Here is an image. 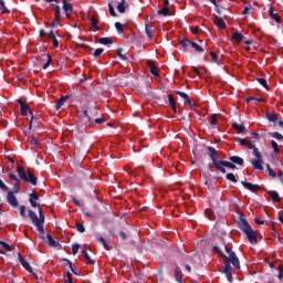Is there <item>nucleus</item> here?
I'll return each instance as SVG.
<instances>
[{
	"label": "nucleus",
	"instance_id": "1",
	"mask_svg": "<svg viewBox=\"0 0 283 283\" xmlns=\"http://www.w3.org/2000/svg\"><path fill=\"white\" fill-rule=\"evenodd\" d=\"M224 249H226V253H228V256L220 249V247L218 245L212 247V251L214 253H218L220 258H224L222 273H224L228 282H233V269L231 268V264L232 266H234V269H237V271H240V259L238 258L235 252H233L232 249L229 248L228 245H224Z\"/></svg>",
	"mask_w": 283,
	"mask_h": 283
},
{
	"label": "nucleus",
	"instance_id": "2",
	"mask_svg": "<svg viewBox=\"0 0 283 283\" xmlns=\"http://www.w3.org/2000/svg\"><path fill=\"white\" fill-rule=\"evenodd\" d=\"M208 156L212 160V165L214 169L220 171V174H227V168L228 169H238V167L232 163V161H227V160H219L218 158V150L213 148V146H208ZM227 167V168H224Z\"/></svg>",
	"mask_w": 283,
	"mask_h": 283
},
{
	"label": "nucleus",
	"instance_id": "3",
	"mask_svg": "<svg viewBox=\"0 0 283 283\" xmlns=\"http://www.w3.org/2000/svg\"><path fill=\"white\" fill-rule=\"evenodd\" d=\"M9 179L12 180L13 184V191L9 190L7 192V202L10 205V207H13V209H17L19 207V200L17 199V196L14 193H19L21 191V180L17 178V175L14 172H10Z\"/></svg>",
	"mask_w": 283,
	"mask_h": 283
},
{
	"label": "nucleus",
	"instance_id": "4",
	"mask_svg": "<svg viewBox=\"0 0 283 283\" xmlns=\"http://www.w3.org/2000/svg\"><path fill=\"white\" fill-rule=\"evenodd\" d=\"M237 224L240 231H243V233L247 235L250 244H258L255 231H253V228L251 224H249V221L245 218L240 217Z\"/></svg>",
	"mask_w": 283,
	"mask_h": 283
},
{
	"label": "nucleus",
	"instance_id": "5",
	"mask_svg": "<svg viewBox=\"0 0 283 283\" xmlns=\"http://www.w3.org/2000/svg\"><path fill=\"white\" fill-rule=\"evenodd\" d=\"M29 218L36 227L39 233L43 235L45 233V228L43 227V224H45V214L43 213V209H40L39 217L36 216L35 211L29 210Z\"/></svg>",
	"mask_w": 283,
	"mask_h": 283
},
{
	"label": "nucleus",
	"instance_id": "6",
	"mask_svg": "<svg viewBox=\"0 0 283 283\" xmlns=\"http://www.w3.org/2000/svg\"><path fill=\"white\" fill-rule=\"evenodd\" d=\"M17 174H18L20 180H24V182H29L33 187H36V182H38L39 178H36V176H34V172H32V171L25 172V169L23 167L18 166Z\"/></svg>",
	"mask_w": 283,
	"mask_h": 283
},
{
	"label": "nucleus",
	"instance_id": "7",
	"mask_svg": "<svg viewBox=\"0 0 283 283\" xmlns=\"http://www.w3.org/2000/svg\"><path fill=\"white\" fill-rule=\"evenodd\" d=\"M237 143L241 145V147H248V149H252L253 156L255 158H262V153H260V149L255 147V144L247 138L237 137Z\"/></svg>",
	"mask_w": 283,
	"mask_h": 283
},
{
	"label": "nucleus",
	"instance_id": "8",
	"mask_svg": "<svg viewBox=\"0 0 283 283\" xmlns=\"http://www.w3.org/2000/svg\"><path fill=\"white\" fill-rule=\"evenodd\" d=\"M96 116H98V108L91 107L87 111L83 112V114L81 116V120L87 127L88 125H92V120H94V118H96Z\"/></svg>",
	"mask_w": 283,
	"mask_h": 283
},
{
	"label": "nucleus",
	"instance_id": "9",
	"mask_svg": "<svg viewBox=\"0 0 283 283\" xmlns=\"http://www.w3.org/2000/svg\"><path fill=\"white\" fill-rule=\"evenodd\" d=\"M39 200V195L36 192H31L29 195V202L33 209H38L39 213H41V203L36 202Z\"/></svg>",
	"mask_w": 283,
	"mask_h": 283
},
{
	"label": "nucleus",
	"instance_id": "10",
	"mask_svg": "<svg viewBox=\"0 0 283 283\" xmlns=\"http://www.w3.org/2000/svg\"><path fill=\"white\" fill-rule=\"evenodd\" d=\"M241 185H242V187H244L252 193H258V191H260V189H262V187H260V185H255V184H251V182H247V181H241Z\"/></svg>",
	"mask_w": 283,
	"mask_h": 283
},
{
	"label": "nucleus",
	"instance_id": "11",
	"mask_svg": "<svg viewBox=\"0 0 283 283\" xmlns=\"http://www.w3.org/2000/svg\"><path fill=\"white\" fill-rule=\"evenodd\" d=\"M18 104L20 105V114L21 116H28L30 114V105L25 104V102H22L21 98L18 99Z\"/></svg>",
	"mask_w": 283,
	"mask_h": 283
},
{
	"label": "nucleus",
	"instance_id": "12",
	"mask_svg": "<svg viewBox=\"0 0 283 283\" xmlns=\"http://www.w3.org/2000/svg\"><path fill=\"white\" fill-rule=\"evenodd\" d=\"M18 259H19V262L21 263V265L23 266V269H25V271H28L29 273H34V270L32 269L30 263H28V261H25V259H23V255H21V253H18Z\"/></svg>",
	"mask_w": 283,
	"mask_h": 283
},
{
	"label": "nucleus",
	"instance_id": "13",
	"mask_svg": "<svg viewBox=\"0 0 283 283\" xmlns=\"http://www.w3.org/2000/svg\"><path fill=\"white\" fill-rule=\"evenodd\" d=\"M43 240H45L49 247H53V248L61 247V243L56 242L54 240V237H52V234H46L45 237H43Z\"/></svg>",
	"mask_w": 283,
	"mask_h": 283
},
{
	"label": "nucleus",
	"instance_id": "14",
	"mask_svg": "<svg viewBox=\"0 0 283 283\" xmlns=\"http://www.w3.org/2000/svg\"><path fill=\"white\" fill-rule=\"evenodd\" d=\"M70 98H72V95H64L62 96L55 104V109L59 111L61 109V107H63V105H65V103L67 101H70Z\"/></svg>",
	"mask_w": 283,
	"mask_h": 283
},
{
	"label": "nucleus",
	"instance_id": "15",
	"mask_svg": "<svg viewBox=\"0 0 283 283\" xmlns=\"http://www.w3.org/2000/svg\"><path fill=\"white\" fill-rule=\"evenodd\" d=\"M253 169H256V171H264V167H262V157L253 159L252 161Z\"/></svg>",
	"mask_w": 283,
	"mask_h": 283
},
{
	"label": "nucleus",
	"instance_id": "16",
	"mask_svg": "<svg viewBox=\"0 0 283 283\" xmlns=\"http://www.w3.org/2000/svg\"><path fill=\"white\" fill-rule=\"evenodd\" d=\"M147 65L150 70V74H153V76H159L158 67L156 66V63H154V61L148 60Z\"/></svg>",
	"mask_w": 283,
	"mask_h": 283
},
{
	"label": "nucleus",
	"instance_id": "17",
	"mask_svg": "<svg viewBox=\"0 0 283 283\" xmlns=\"http://www.w3.org/2000/svg\"><path fill=\"white\" fill-rule=\"evenodd\" d=\"M232 128L235 129L238 134H247V127H244L243 124H238L237 122H233Z\"/></svg>",
	"mask_w": 283,
	"mask_h": 283
},
{
	"label": "nucleus",
	"instance_id": "18",
	"mask_svg": "<svg viewBox=\"0 0 283 283\" xmlns=\"http://www.w3.org/2000/svg\"><path fill=\"white\" fill-rule=\"evenodd\" d=\"M127 8H129V6H127V2L125 0H119V3L117 4V11L119 12V14H125Z\"/></svg>",
	"mask_w": 283,
	"mask_h": 283
},
{
	"label": "nucleus",
	"instance_id": "19",
	"mask_svg": "<svg viewBox=\"0 0 283 283\" xmlns=\"http://www.w3.org/2000/svg\"><path fill=\"white\" fill-rule=\"evenodd\" d=\"M229 160L234 165H239V167H242V165H244V159L240 156H230Z\"/></svg>",
	"mask_w": 283,
	"mask_h": 283
},
{
	"label": "nucleus",
	"instance_id": "20",
	"mask_svg": "<svg viewBox=\"0 0 283 283\" xmlns=\"http://www.w3.org/2000/svg\"><path fill=\"white\" fill-rule=\"evenodd\" d=\"M214 25H217V28H220L221 30L227 29V23H224V20L218 15L214 17Z\"/></svg>",
	"mask_w": 283,
	"mask_h": 283
},
{
	"label": "nucleus",
	"instance_id": "21",
	"mask_svg": "<svg viewBox=\"0 0 283 283\" xmlns=\"http://www.w3.org/2000/svg\"><path fill=\"white\" fill-rule=\"evenodd\" d=\"M270 19H273L276 23H282V18L275 13V9L273 7L270 8L269 10Z\"/></svg>",
	"mask_w": 283,
	"mask_h": 283
},
{
	"label": "nucleus",
	"instance_id": "22",
	"mask_svg": "<svg viewBox=\"0 0 283 283\" xmlns=\"http://www.w3.org/2000/svg\"><path fill=\"white\" fill-rule=\"evenodd\" d=\"M98 15H93L90 21H91V24L92 27L94 28L95 32H98L101 31V27H98Z\"/></svg>",
	"mask_w": 283,
	"mask_h": 283
},
{
	"label": "nucleus",
	"instance_id": "23",
	"mask_svg": "<svg viewBox=\"0 0 283 283\" xmlns=\"http://www.w3.org/2000/svg\"><path fill=\"white\" fill-rule=\"evenodd\" d=\"M175 280L178 283H182V270H180V266L175 268Z\"/></svg>",
	"mask_w": 283,
	"mask_h": 283
},
{
	"label": "nucleus",
	"instance_id": "24",
	"mask_svg": "<svg viewBox=\"0 0 283 283\" xmlns=\"http://www.w3.org/2000/svg\"><path fill=\"white\" fill-rule=\"evenodd\" d=\"M269 196H271L272 198V202H281V198H280V193H277V191L275 190H270L268 191Z\"/></svg>",
	"mask_w": 283,
	"mask_h": 283
},
{
	"label": "nucleus",
	"instance_id": "25",
	"mask_svg": "<svg viewBox=\"0 0 283 283\" xmlns=\"http://www.w3.org/2000/svg\"><path fill=\"white\" fill-rule=\"evenodd\" d=\"M62 3L64 12H74V7H72V3L67 2V0H62Z\"/></svg>",
	"mask_w": 283,
	"mask_h": 283
},
{
	"label": "nucleus",
	"instance_id": "26",
	"mask_svg": "<svg viewBox=\"0 0 283 283\" xmlns=\"http://www.w3.org/2000/svg\"><path fill=\"white\" fill-rule=\"evenodd\" d=\"M96 242L102 244L106 251H109V244L103 237H95Z\"/></svg>",
	"mask_w": 283,
	"mask_h": 283
},
{
	"label": "nucleus",
	"instance_id": "27",
	"mask_svg": "<svg viewBox=\"0 0 283 283\" xmlns=\"http://www.w3.org/2000/svg\"><path fill=\"white\" fill-rule=\"evenodd\" d=\"M232 39L235 43L240 44L242 43V41H244V35H242V33L240 32H235L234 34H232Z\"/></svg>",
	"mask_w": 283,
	"mask_h": 283
},
{
	"label": "nucleus",
	"instance_id": "28",
	"mask_svg": "<svg viewBox=\"0 0 283 283\" xmlns=\"http://www.w3.org/2000/svg\"><path fill=\"white\" fill-rule=\"evenodd\" d=\"M265 118L269 120V123H277V115L273 113H266Z\"/></svg>",
	"mask_w": 283,
	"mask_h": 283
},
{
	"label": "nucleus",
	"instance_id": "29",
	"mask_svg": "<svg viewBox=\"0 0 283 283\" xmlns=\"http://www.w3.org/2000/svg\"><path fill=\"white\" fill-rule=\"evenodd\" d=\"M145 32L148 39H154V30H151V27H149V24H145Z\"/></svg>",
	"mask_w": 283,
	"mask_h": 283
},
{
	"label": "nucleus",
	"instance_id": "30",
	"mask_svg": "<svg viewBox=\"0 0 283 283\" xmlns=\"http://www.w3.org/2000/svg\"><path fill=\"white\" fill-rule=\"evenodd\" d=\"M0 247L1 249H4V251H14V248L8 243H6V241H0Z\"/></svg>",
	"mask_w": 283,
	"mask_h": 283
},
{
	"label": "nucleus",
	"instance_id": "31",
	"mask_svg": "<svg viewBox=\"0 0 283 283\" xmlns=\"http://www.w3.org/2000/svg\"><path fill=\"white\" fill-rule=\"evenodd\" d=\"M98 43H101V45H112L114 41H112L111 38H102L98 40Z\"/></svg>",
	"mask_w": 283,
	"mask_h": 283
},
{
	"label": "nucleus",
	"instance_id": "32",
	"mask_svg": "<svg viewBox=\"0 0 283 283\" xmlns=\"http://www.w3.org/2000/svg\"><path fill=\"white\" fill-rule=\"evenodd\" d=\"M191 48H193V50H196V52H198V54H202V52H205V49H202V46H200L198 43L192 42Z\"/></svg>",
	"mask_w": 283,
	"mask_h": 283
},
{
	"label": "nucleus",
	"instance_id": "33",
	"mask_svg": "<svg viewBox=\"0 0 283 283\" xmlns=\"http://www.w3.org/2000/svg\"><path fill=\"white\" fill-rule=\"evenodd\" d=\"M82 255L85 258V260L87 261V264H94V260H92V258L90 256V254L87 253V250H83L82 251Z\"/></svg>",
	"mask_w": 283,
	"mask_h": 283
},
{
	"label": "nucleus",
	"instance_id": "34",
	"mask_svg": "<svg viewBox=\"0 0 283 283\" xmlns=\"http://www.w3.org/2000/svg\"><path fill=\"white\" fill-rule=\"evenodd\" d=\"M256 81H258V83H260V85H262V87H264V90H270L266 78L259 77V78H256Z\"/></svg>",
	"mask_w": 283,
	"mask_h": 283
},
{
	"label": "nucleus",
	"instance_id": "35",
	"mask_svg": "<svg viewBox=\"0 0 283 283\" xmlns=\"http://www.w3.org/2000/svg\"><path fill=\"white\" fill-rule=\"evenodd\" d=\"M210 56L212 57L213 63H217V65H220V63H222V61L220 60V57H218V54H216V52L211 51Z\"/></svg>",
	"mask_w": 283,
	"mask_h": 283
},
{
	"label": "nucleus",
	"instance_id": "36",
	"mask_svg": "<svg viewBox=\"0 0 283 283\" xmlns=\"http://www.w3.org/2000/svg\"><path fill=\"white\" fill-rule=\"evenodd\" d=\"M191 41H189V39H186L184 38L181 41H180V46L184 48V50H187V46L188 45H191Z\"/></svg>",
	"mask_w": 283,
	"mask_h": 283
},
{
	"label": "nucleus",
	"instance_id": "37",
	"mask_svg": "<svg viewBox=\"0 0 283 283\" xmlns=\"http://www.w3.org/2000/svg\"><path fill=\"white\" fill-rule=\"evenodd\" d=\"M157 14L161 17H167L169 14V7H164L161 10H158Z\"/></svg>",
	"mask_w": 283,
	"mask_h": 283
},
{
	"label": "nucleus",
	"instance_id": "38",
	"mask_svg": "<svg viewBox=\"0 0 283 283\" xmlns=\"http://www.w3.org/2000/svg\"><path fill=\"white\" fill-rule=\"evenodd\" d=\"M116 54L122 61H127V55L123 54V49H117Z\"/></svg>",
	"mask_w": 283,
	"mask_h": 283
},
{
	"label": "nucleus",
	"instance_id": "39",
	"mask_svg": "<svg viewBox=\"0 0 283 283\" xmlns=\"http://www.w3.org/2000/svg\"><path fill=\"white\" fill-rule=\"evenodd\" d=\"M53 10L55 12V19H61V7L57 4H54Z\"/></svg>",
	"mask_w": 283,
	"mask_h": 283
},
{
	"label": "nucleus",
	"instance_id": "40",
	"mask_svg": "<svg viewBox=\"0 0 283 283\" xmlns=\"http://www.w3.org/2000/svg\"><path fill=\"white\" fill-rule=\"evenodd\" d=\"M226 178H227V180H230V182H238V179L235 178V175H233V172H228L227 175H226Z\"/></svg>",
	"mask_w": 283,
	"mask_h": 283
},
{
	"label": "nucleus",
	"instance_id": "41",
	"mask_svg": "<svg viewBox=\"0 0 283 283\" xmlns=\"http://www.w3.org/2000/svg\"><path fill=\"white\" fill-rule=\"evenodd\" d=\"M115 28H116V30H117V32L119 34H124L125 33V28L123 27V24L120 22H116L115 23Z\"/></svg>",
	"mask_w": 283,
	"mask_h": 283
},
{
	"label": "nucleus",
	"instance_id": "42",
	"mask_svg": "<svg viewBox=\"0 0 283 283\" xmlns=\"http://www.w3.org/2000/svg\"><path fill=\"white\" fill-rule=\"evenodd\" d=\"M0 6L2 8V14H10V9L6 7V2L3 0H0Z\"/></svg>",
	"mask_w": 283,
	"mask_h": 283
},
{
	"label": "nucleus",
	"instance_id": "43",
	"mask_svg": "<svg viewBox=\"0 0 283 283\" xmlns=\"http://www.w3.org/2000/svg\"><path fill=\"white\" fill-rule=\"evenodd\" d=\"M270 136H272V138H275L276 140H283V135L279 132L271 133Z\"/></svg>",
	"mask_w": 283,
	"mask_h": 283
},
{
	"label": "nucleus",
	"instance_id": "44",
	"mask_svg": "<svg viewBox=\"0 0 283 283\" xmlns=\"http://www.w3.org/2000/svg\"><path fill=\"white\" fill-rule=\"evenodd\" d=\"M75 229L80 232V233H85V226H83V223H75Z\"/></svg>",
	"mask_w": 283,
	"mask_h": 283
},
{
	"label": "nucleus",
	"instance_id": "45",
	"mask_svg": "<svg viewBox=\"0 0 283 283\" xmlns=\"http://www.w3.org/2000/svg\"><path fill=\"white\" fill-rule=\"evenodd\" d=\"M103 52H105L103 48L96 49L95 52L93 53L94 59H98V56H101Z\"/></svg>",
	"mask_w": 283,
	"mask_h": 283
},
{
	"label": "nucleus",
	"instance_id": "46",
	"mask_svg": "<svg viewBox=\"0 0 283 283\" xmlns=\"http://www.w3.org/2000/svg\"><path fill=\"white\" fill-rule=\"evenodd\" d=\"M272 149H274L275 154H280V147L277 146V142L271 140Z\"/></svg>",
	"mask_w": 283,
	"mask_h": 283
},
{
	"label": "nucleus",
	"instance_id": "47",
	"mask_svg": "<svg viewBox=\"0 0 283 283\" xmlns=\"http://www.w3.org/2000/svg\"><path fill=\"white\" fill-rule=\"evenodd\" d=\"M108 11L111 17H118V14L116 13V10H114V6L112 3H108Z\"/></svg>",
	"mask_w": 283,
	"mask_h": 283
},
{
	"label": "nucleus",
	"instance_id": "48",
	"mask_svg": "<svg viewBox=\"0 0 283 283\" xmlns=\"http://www.w3.org/2000/svg\"><path fill=\"white\" fill-rule=\"evenodd\" d=\"M50 65H52V55L48 54V61H46V63L43 65V70L49 69Z\"/></svg>",
	"mask_w": 283,
	"mask_h": 283
},
{
	"label": "nucleus",
	"instance_id": "49",
	"mask_svg": "<svg viewBox=\"0 0 283 283\" xmlns=\"http://www.w3.org/2000/svg\"><path fill=\"white\" fill-rule=\"evenodd\" d=\"M175 94H177V96H180L181 98L187 99L189 97V95L185 92L181 91H175Z\"/></svg>",
	"mask_w": 283,
	"mask_h": 283
},
{
	"label": "nucleus",
	"instance_id": "50",
	"mask_svg": "<svg viewBox=\"0 0 283 283\" xmlns=\"http://www.w3.org/2000/svg\"><path fill=\"white\" fill-rule=\"evenodd\" d=\"M168 103L170 107H174L176 105V98H174V95L171 94L168 95Z\"/></svg>",
	"mask_w": 283,
	"mask_h": 283
},
{
	"label": "nucleus",
	"instance_id": "51",
	"mask_svg": "<svg viewBox=\"0 0 283 283\" xmlns=\"http://www.w3.org/2000/svg\"><path fill=\"white\" fill-rule=\"evenodd\" d=\"M78 249H81V245L78 243H74L72 245V253H73V255H76V253H78Z\"/></svg>",
	"mask_w": 283,
	"mask_h": 283
},
{
	"label": "nucleus",
	"instance_id": "52",
	"mask_svg": "<svg viewBox=\"0 0 283 283\" xmlns=\"http://www.w3.org/2000/svg\"><path fill=\"white\" fill-rule=\"evenodd\" d=\"M0 189L2 191H10V188L0 179Z\"/></svg>",
	"mask_w": 283,
	"mask_h": 283
},
{
	"label": "nucleus",
	"instance_id": "53",
	"mask_svg": "<svg viewBox=\"0 0 283 283\" xmlns=\"http://www.w3.org/2000/svg\"><path fill=\"white\" fill-rule=\"evenodd\" d=\"M20 216L21 218H28V214H25V206H20Z\"/></svg>",
	"mask_w": 283,
	"mask_h": 283
},
{
	"label": "nucleus",
	"instance_id": "54",
	"mask_svg": "<svg viewBox=\"0 0 283 283\" xmlns=\"http://www.w3.org/2000/svg\"><path fill=\"white\" fill-rule=\"evenodd\" d=\"M185 105H188L190 107V109H193V104L191 103V97H187L185 99Z\"/></svg>",
	"mask_w": 283,
	"mask_h": 283
},
{
	"label": "nucleus",
	"instance_id": "55",
	"mask_svg": "<svg viewBox=\"0 0 283 283\" xmlns=\"http://www.w3.org/2000/svg\"><path fill=\"white\" fill-rule=\"evenodd\" d=\"M185 105H188L190 107V109H193V104L191 103V97H187L185 99Z\"/></svg>",
	"mask_w": 283,
	"mask_h": 283
},
{
	"label": "nucleus",
	"instance_id": "56",
	"mask_svg": "<svg viewBox=\"0 0 283 283\" xmlns=\"http://www.w3.org/2000/svg\"><path fill=\"white\" fill-rule=\"evenodd\" d=\"M185 105H188L190 107V109H193V104L191 103V97H187L185 99Z\"/></svg>",
	"mask_w": 283,
	"mask_h": 283
},
{
	"label": "nucleus",
	"instance_id": "57",
	"mask_svg": "<svg viewBox=\"0 0 283 283\" xmlns=\"http://www.w3.org/2000/svg\"><path fill=\"white\" fill-rule=\"evenodd\" d=\"M210 125H218V116L217 115H213L210 119Z\"/></svg>",
	"mask_w": 283,
	"mask_h": 283
},
{
	"label": "nucleus",
	"instance_id": "58",
	"mask_svg": "<svg viewBox=\"0 0 283 283\" xmlns=\"http://www.w3.org/2000/svg\"><path fill=\"white\" fill-rule=\"evenodd\" d=\"M59 23H61V18H54L51 25H52V28H56V25H59Z\"/></svg>",
	"mask_w": 283,
	"mask_h": 283
},
{
	"label": "nucleus",
	"instance_id": "59",
	"mask_svg": "<svg viewBox=\"0 0 283 283\" xmlns=\"http://www.w3.org/2000/svg\"><path fill=\"white\" fill-rule=\"evenodd\" d=\"M190 31H191L192 34H199L200 33V28L199 27H192L190 29Z\"/></svg>",
	"mask_w": 283,
	"mask_h": 283
},
{
	"label": "nucleus",
	"instance_id": "60",
	"mask_svg": "<svg viewBox=\"0 0 283 283\" xmlns=\"http://www.w3.org/2000/svg\"><path fill=\"white\" fill-rule=\"evenodd\" d=\"M279 280H283V266L279 265V275H277Z\"/></svg>",
	"mask_w": 283,
	"mask_h": 283
},
{
	"label": "nucleus",
	"instance_id": "61",
	"mask_svg": "<svg viewBox=\"0 0 283 283\" xmlns=\"http://www.w3.org/2000/svg\"><path fill=\"white\" fill-rule=\"evenodd\" d=\"M31 145H34V147H39V140H36V137H31Z\"/></svg>",
	"mask_w": 283,
	"mask_h": 283
},
{
	"label": "nucleus",
	"instance_id": "62",
	"mask_svg": "<svg viewBox=\"0 0 283 283\" xmlns=\"http://www.w3.org/2000/svg\"><path fill=\"white\" fill-rule=\"evenodd\" d=\"M62 260H63V262H66V264L71 269V271H72V269H74V265H72V261H70L69 259H62Z\"/></svg>",
	"mask_w": 283,
	"mask_h": 283
},
{
	"label": "nucleus",
	"instance_id": "63",
	"mask_svg": "<svg viewBox=\"0 0 283 283\" xmlns=\"http://www.w3.org/2000/svg\"><path fill=\"white\" fill-rule=\"evenodd\" d=\"M53 48H59V40L56 38L52 39Z\"/></svg>",
	"mask_w": 283,
	"mask_h": 283
},
{
	"label": "nucleus",
	"instance_id": "64",
	"mask_svg": "<svg viewBox=\"0 0 283 283\" xmlns=\"http://www.w3.org/2000/svg\"><path fill=\"white\" fill-rule=\"evenodd\" d=\"M277 178H279V180H281V182L283 184V171H282V170L279 171Z\"/></svg>",
	"mask_w": 283,
	"mask_h": 283
}]
</instances>
